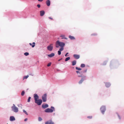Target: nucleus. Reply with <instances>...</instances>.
<instances>
[{
  "label": "nucleus",
  "instance_id": "obj_1",
  "mask_svg": "<svg viewBox=\"0 0 124 124\" xmlns=\"http://www.w3.org/2000/svg\"><path fill=\"white\" fill-rule=\"evenodd\" d=\"M34 98L35 103L39 105L41 104L42 102V100L41 99H39V97L37 94L35 93L34 94Z\"/></svg>",
  "mask_w": 124,
  "mask_h": 124
},
{
  "label": "nucleus",
  "instance_id": "obj_2",
  "mask_svg": "<svg viewBox=\"0 0 124 124\" xmlns=\"http://www.w3.org/2000/svg\"><path fill=\"white\" fill-rule=\"evenodd\" d=\"M65 45L64 43L60 42L59 41H57L55 44L56 47L57 48L59 47V46L60 47H63Z\"/></svg>",
  "mask_w": 124,
  "mask_h": 124
},
{
  "label": "nucleus",
  "instance_id": "obj_3",
  "mask_svg": "<svg viewBox=\"0 0 124 124\" xmlns=\"http://www.w3.org/2000/svg\"><path fill=\"white\" fill-rule=\"evenodd\" d=\"M51 108L52 109L50 108H47L45 110V111L46 112L51 113L53 112V111H54V108L53 107H51Z\"/></svg>",
  "mask_w": 124,
  "mask_h": 124
},
{
  "label": "nucleus",
  "instance_id": "obj_4",
  "mask_svg": "<svg viewBox=\"0 0 124 124\" xmlns=\"http://www.w3.org/2000/svg\"><path fill=\"white\" fill-rule=\"evenodd\" d=\"M78 77H82L81 79L78 82V83L79 84H82L83 82V81L85 79V78L86 77V76H82V75H78Z\"/></svg>",
  "mask_w": 124,
  "mask_h": 124
},
{
  "label": "nucleus",
  "instance_id": "obj_5",
  "mask_svg": "<svg viewBox=\"0 0 124 124\" xmlns=\"http://www.w3.org/2000/svg\"><path fill=\"white\" fill-rule=\"evenodd\" d=\"M12 110L15 112H17L18 111V109L15 106V104H13V106L12 107Z\"/></svg>",
  "mask_w": 124,
  "mask_h": 124
},
{
  "label": "nucleus",
  "instance_id": "obj_6",
  "mask_svg": "<svg viewBox=\"0 0 124 124\" xmlns=\"http://www.w3.org/2000/svg\"><path fill=\"white\" fill-rule=\"evenodd\" d=\"M47 95L46 94H44L42 97V99L43 102H45L47 100Z\"/></svg>",
  "mask_w": 124,
  "mask_h": 124
},
{
  "label": "nucleus",
  "instance_id": "obj_7",
  "mask_svg": "<svg viewBox=\"0 0 124 124\" xmlns=\"http://www.w3.org/2000/svg\"><path fill=\"white\" fill-rule=\"evenodd\" d=\"M101 113L103 114L106 110V108L105 106H102L101 108Z\"/></svg>",
  "mask_w": 124,
  "mask_h": 124
},
{
  "label": "nucleus",
  "instance_id": "obj_8",
  "mask_svg": "<svg viewBox=\"0 0 124 124\" xmlns=\"http://www.w3.org/2000/svg\"><path fill=\"white\" fill-rule=\"evenodd\" d=\"M53 44H51L47 46V49L48 50L50 51H52L53 49Z\"/></svg>",
  "mask_w": 124,
  "mask_h": 124
},
{
  "label": "nucleus",
  "instance_id": "obj_9",
  "mask_svg": "<svg viewBox=\"0 0 124 124\" xmlns=\"http://www.w3.org/2000/svg\"><path fill=\"white\" fill-rule=\"evenodd\" d=\"M73 57L76 59H78L80 57V56L79 55L74 54L73 55Z\"/></svg>",
  "mask_w": 124,
  "mask_h": 124
},
{
  "label": "nucleus",
  "instance_id": "obj_10",
  "mask_svg": "<svg viewBox=\"0 0 124 124\" xmlns=\"http://www.w3.org/2000/svg\"><path fill=\"white\" fill-rule=\"evenodd\" d=\"M45 124H54V123L51 120L48 121L45 123Z\"/></svg>",
  "mask_w": 124,
  "mask_h": 124
},
{
  "label": "nucleus",
  "instance_id": "obj_11",
  "mask_svg": "<svg viewBox=\"0 0 124 124\" xmlns=\"http://www.w3.org/2000/svg\"><path fill=\"white\" fill-rule=\"evenodd\" d=\"M48 106V105L46 104H43L42 105V107L43 108H47Z\"/></svg>",
  "mask_w": 124,
  "mask_h": 124
},
{
  "label": "nucleus",
  "instance_id": "obj_12",
  "mask_svg": "<svg viewBox=\"0 0 124 124\" xmlns=\"http://www.w3.org/2000/svg\"><path fill=\"white\" fill-rule=\"evenodd\" d=\"M45 12L43 10H42L40 11V15L41 16H43L45 14Z\"/></svg>",
  "mask_w": 124,
  "mask_h": 124
},
{
  "label": "nucleus",
  "instance_id": "obj_13",
  "mask_svg": "<svg viewBox=\"0 0 124 124\" xmlns=\"http://www.w3.org/2000/svg\"><path fill=\"white\" fill-rule=\"evenodd\" d=\"M15 118L13 116H11L10 117V120L11 121H13L15 120Z\"/></svg>",
  "mask_w": 124,
  "mask_h": 124
},
{
  "label": "nucleus",
  "instance_id": "obj_14",
  "mask_svg": "<svg viewBox=\"0 0 124 124\" xmlns=\"http://www.w3.org/2000/svg\"><path fill=\"white\" fill-rule=\"evenodd\" d=\"M46 4L48 6H49L50 5V1L49 0H47L46 2Z\"/></svg>",
  "mask_w": 124,
  "mask_h": 124
},
{
  "label": "nucleus",
  "instance_id": "obj_15",
  "mask_svg": "<svg viewBox=\"0 0 124 124\" xmlns=\"http://www.w3.org/2000/svg\"><path fill=\"white\" fill-rule=\"evenodd\" d=\"M35 42H33L32 43V44L31 43H30L29 44L30 46H31L32 47H34L35 46Z\"/></svg>",
  "mask_w": 124,
  "mask_h": 124
},
{
  "label": "nucleus",
  "instance_id": "obj_16",
  "mask_svg": "<svg viewBox=\"0 0 124 124\" xmlns=\"http://www.w3.org/2000/svg\"><path fill=\"white\" fill-rule=\"evenodd\" d=\"M47 55L50 57H51L54 56V54L53 53H51L50 54H48Z\"/></svg>",
  "mask_w": 124,
  "mask_h": 124
},
{
  "label": "nucleus",
  "instance_id": "obj_17",
  "mask_svg": "<svg viewBox=\"0 0 124 124\" xmlns=\"http://www.w3.org/2000/svg\"><path fill=\"white\" fill-rule=\"evenodd\" d=\"M105 85L107 87H109L110 85V84L109 83H106Z\"/></svg>",
  "mask_w": 124,
  "mask_h": 124
},
{
  "label": "nucleus",
  "instance_id": "obj_18",
  "mask_svg": "<svg viewBox=\"0 0 124 124\" xmlns=\"http://www.w3.org/2000/svg\"><path fill=\"white\" fill-rule=\"evenodd\" d=\"M72 65H74L76 64V61L75 60L73 61L72 62Z\"/></svg>",
  "mask_w": 124,
  "mask_h": 124
},
{
  "label": "nucleus",
  "instance_id": "obj_19",
  "mask_svg": "<svg viewBox=\"0 0 124 124\" xmlns=\"http://www.w3.org/2000/svg\"><path fill=\"white\" fill-rule=\"evenodd\" d=\"M69 38L72 40L74 39H75L74 37L71 36H69Z\"/></svg>",
  "mask_w": 124,
  "mask_h": 124
},
{
  "label": "nucleus",
  "instance_id": "obj_20",
  "mask_svg": "<svg viewBox=\"0 0 124 124\" xmlns=\"http://www.w3.org/2000/svg\"><path fill=\"white\" fill-rule=\"evenodd\" d=\"M70 59V57H67L65 59V61H68V60H69Z\"/></svg>",
  "mask_w": 124,
  "mask_h": 124
},
{
  "label": "nucleus",
  "instance_id": "obj_21",
  "mask_svg": "<svg viewBox=\"0 0 124 124\" xmlns=\"http://www.w3.org/2000/svg\"><path fill=\"white\" fill-rule=\"evenodd\" d=\"M60 37H62V39H67V38H66L64 37H65V36L64 35H61L60 36Z\"/></svg>",
  "mask_w": 124,
  "mask_h": 124
},
{
  "label": "nucleus",
  "instance_id": "obj_22",
  "mask_svg": "<svg viewBox=\"0 0 124 124\" xmlns=\"http://www.w3.org/2000/svg\"><path fill=\"white\" fill-rule=\"evenodd\" d=\"M85 65L84 64H81L80 66L82 68L84 67H85Z\"/></svg>",
  "mask_w": 124,
  "mask_h": 124
},
{
  "label": "nucleus",
  "instance_id": "obj_23",
  "mask_svg": "<svg viewBox=\"0 0 124 124\" xmlns=\"http://www.w3.org/2000/svg\"><path fill=\"white\" fill-rule=\"evenodd\" d=\"M24 94H25L24 91H23L22 92V93H21V95L22 96H23L24 95Z\"/></svg>",
  "mask_w": 124,
  "mask_h": 124
},
{
  "label": "nucleus",
  "instance_id": "obj_24",
  "mask_svg": "<svg viewBox=\"0 0 124 124\" xmlns=\"http://www.w3.org/2000/svg\"><path fill=\"white\" fill-rule=\"evenodd\" d=\"M29 77V76L28 75H27L26 76H25L23 77V79H27V78L28 77Z\"/></svg>",
  "mask_w": 124,
  "mask_h": 124
},
{
  "label": "nucleus",
  "instance_id": "obj_25",
  "mask_svg": "<svg viewBox=\"0 0 124 124\" xmlns=\"http://www.w3.org/2000/svg\"><path fill=\"white\" fill-rule=\"evenodd\" d=\"M76 70H82V69L81 68H78L77 67H76Z\"/></svg>",
  "mask_w": 124,
  "mask_h": 124
},
{
  "label": "nucleus",
  "instance_id": "obj_26",
  "mask_svg": "<svg viewBox=\"0 0 124 124\" xmlns=\"http://www.w3.org/2000/svg\"><path fill=\"white\" fill-rule=\"evenodd\" d=\"M61 48L60 49H59V51H62L63 50V47H61Z\"/></svg>",
  "mask_w": 124,
  "mask_h": 124
},
{
  "label": "nucleus",
  "instance_id": "obj_27",
  "mask_svg": "<svg viewBox=\"0 0 124 124\" xmlns=\"http://www.w3.org/2000/svg\"><path fill=\"white\" fill-rule=\"evenodd\" d=\"M42 120V118L40 117H39L38 118V120L39 121H40Z\"/></svg>",
  "mask_w": 124,
  "mask_h": 124
},
{
  "label": "nucleus",
  "instance_id": "obj_28",
  "mask_svg": "<svg viewBox=\"0 0 124 124\" xmlns=\"http://www.w3.org/2000/svg\"><path fill=\"white\" fill-rule=\"evenodd\" d=\"M23 111L24 112L26 115H28V114L27 112H26V111H25L23 109Z\"/></svg>",
  "mask_w": 124,
  "mask_h": 124
},
{
  "label": "nucleus",
  "instance_id": "obj_29",
  "mask_svg": "<svg viewBox=\"0 0 124 124\" xmlns=\"http://www.w3.org/2000/svg\"><path fill=\"white\" fill-rule=\"evenodd\" d=\"M24 54L26 56H27L29 54L28 53L25 52L24 53Z\"/></svg>",
  "mask_w": 124,
  "mask_h": 124
},
{
  "label": "nucleus",
  "instance_id": "obj_30",
  "mask_svg": "<svg viewBox=\"0 0 124 124\" xmlns=\"http://www.w3.org/2000/svg\"><path fill=\"white\" fill-rule=\"evenodd\" d=\"M31 99V97H29L28 99V101H27L28 102H30V101Z\"/></svg>",
  "mask_w": 124,
  "mask_h": 124
},
{
  "label": "nucleus",
  "instance_id": "obj_31",
  "mask_svg": "<svg viewBox=\"0 0 124 124\" xmlns=\"http://www.w3.org/2000/svg\"><path fill=\"white\" fill-rule=\"evenodd\" d=\"M87 118L89 119H92V116H89L87 117Z\"/></svg>",
  "mask_w": 124,
  "mask_h": 124
},
{
  "label": "nucleus",
  "instance_id": "obj_32",
  "mask_svg": "<svg viewBox=\"0 0 124 124\" xmlns=\"http://www.w3.org/2000/svg\"><path fill=\"white\" fill-rule=\"evenodd\" d=\"M58 54L59 55H60L61 54V51H58Z\"/></svg>",
  "mask_w": 124,
  "mask_h": 124
},
{
  "label": "nucleus",
  "instance_id": "obj_33",
  "mask_svg": "<svg viewBox=\"0 0 124 124\" xmlns=\"http://www.w3.org/2000/svg\"><path fill=\"white\" fill-rule=\"evenodd\" d=\"M51 63H48L47 65V66H48V67H49L51 65Z\"/></svg>",
  "mask_w": 124,
  "mask_h": 124
},
{
  "label": "nucleus",
  "instance_id": "obj_34",
  "mask_svg": "<svg viewBox=\"0 0 124 124\" xmlns=\"http://www.w3.org/2000/svg\"><path fill=\"white\" fill-rule=\"evenodd\" d=\"M37 6L38 8H40V4L37 5Z\"/></svg>",
  "mask_w": 124,
  "mask_h": 124
},
{
  "label": "nucleus",
  "instance_id": "obj_35",
  "mask_svg": "<svg viewBox=\"0 0 124 124\" xmlns=\"http://www.w3.org/2000/svg\"><path fill=\"white\" fill-rule=\"evenodd\" d=\"M97 35V34L95 33L93 34H91V35H92V36H95V35Z\"/></svg>",
  "mask_w": 124,
  "mask_h": 124
},
{
  "label": "nucleus",
  "instance_id": "obj_36",
  "mask_svg": "<svg viewBox=\"0 0 124 124\" xmlns=\"http://www.w3.org/2000/svg\"><path fill=\"white\" fill-rule=\"evenodd\" d=\"M68 54V53H66V54H65V56H68V55H67V54Z\"/></svg>",
  "mask_w": 124,
  "mask_h": 124
},
{
  "label": "nucleus",
  "instance_id": "obj_37",
  "mask_svg": "<svg viewBox=\"0 0 124 124\" xmlns=\"http://www.w3.org/2000/svg\"><path fill=\"white\" fill-rule=\"evenodd\" d=\"M28 120L27 118H26L24 119V121H26Z\"/></svg>",
  "mask_w": 124,
  "mask_h": 124
},
{
  "label": "nucleus",
  "instance_id": "obj_38",
  "mask_svg": "<svg viewBox=\"0 0 124 124\" xmlns=\"http://www.w3.org/2000/svg\"><path fill=\"white\" fill-rule=\"evenodd\" d=\"M43 0H38V1L40 2H42Z\"/></svg>",
  "mask_w": 124,
  "mask_h": 124
},
{
  "label": "nucleus",
  "instance_id": "obj_39",
  "mask_svg": "<svg viewBox=\"0 0 124 124\" xmlns=\"http://www.w3.org/2000/svg\"><path fill=\"white\" fill-rule=\"evenodd\" d=\"M49 19H51V20H52L53 19V18H52L51 17H49Z\"/></svg>",
  "mask_w": 124,
  "mask_h": 124
},
{
  "label": "nucleus",
  "instance_id": "obj_40",
  "mask_svg": "<svg viewBox=\"0 0 124 124\" xmlns=\"http://www.w3.org/2000/svg\"><path fill=\"white\" fill-rule=\"evenodd\" d=\"M76 72L78 73H78H79V72L78 71H76Z\"/></svg>",
  "mask_w": 124,
  "mask_h": 124
},
{
  "label": "nucleus",
  "instance_id": "obj_41",
  "mask_svg": "<svg viewBox=\"0 0 124 124\" xmlns=\"http://www.w3.org/2000/svg\"><path fill=\"white\" fill-rule=\"evenodd\" d=\"M62 58H61V59L59 60H58V61H60L61 60H62Z\"/></svg>",
  "mask_w": 124,
  "mask_h": 124
},
{
  "label": "nucleus",
  "instance_id": "obj_42",
  "mask_svg": "<svg viewBox=\"0 0 124 124\" xmlns=\"http://www.w3.org/2000/svg\"><path fill=\"white\" fill-rule=\"evenodd\" d=\"M86 70H85V72H86Z\"/></svg>",
  "mask_w": 124,
  "mask_h": 124
}]
</instances>
